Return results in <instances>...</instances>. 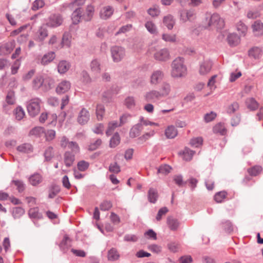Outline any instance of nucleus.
<instances>
[{
  "mask_svg": "<svg viewBox=\"0 0 263 263\" xmlns=\"http://www.w3.org/2000/svg\"><path fill=\"white\" fill-rule=\"evenodd\" d=\"M14 114L15 115V119L17 120H22L25 116V113L23 108L20 106L17 107L15 109Z\"/></svg>",
  "mask_w": 263,
  "mask_h": 263,
  "instance_id": "4c0bfd02",
  "label": "nucleus"
},
{
  "mask_svg": "<svg viewBox=\"0 0 263 263\" xmlns=\"http://www.w3.org/2000/svg\"><path fill=\"white\" fill-rule=\"evenodd\" d=\"M236 28L237 31L243 35H245L247 30V26L241 21H239L236 24Z\"/></svg>",
  "mask_w": 263,
  "mask_h": 263,
  "instance_id": "a19ab883",
  "label": "nucleus"
},
{
  "mask_svg": "<svg viewBox=\"0 0 263 263\" xmlns=\"http://www.w3.org/2000/svg\"><path fill=\"white\" fill-rule=\"evenodd\" d=\"M247 16L249 19H255L259 16V13L257 10H249L247 13Z\"/></svg>",
  "mask_w": 263,
  "mask_h": 263,
  "instance_id": "69168bd1",
  "label": "nucleus"
},
{
  "mask_svg": "<svg viewBox=\"0 0 263 263\" xmlns=\"http://www.w3.org/2000/svg\"><path fill=\"white\" fill-rule=\"evenodd\" d=\"M148 197L149 202L155 203L158 198V193L157 191L154 189H150L148 193Z\"/></svg>",
  "mask_w": 263,
  "mask_h": 263,
  "instance_id": "58836bf2",
  "label": "nucleus"
},
{
  "mask_svg": "<svg viewBox=\"0 0 263 263\" xmlns=\"http://www.w3.org/2000/svg\"><path fill=\"white\" fill-rule=\"evenodd\" d=\"M25 213L24 209L21 207H16L13 209L12 215L14 218H19Z\"/></svg>",
  "mask_w": 263,
  "mask_h": 263,
  "instance_id": "37998d69",
  "label": "nucleus"
},
{
  "mask_svg": "<svg viewBox=\"0 0 263 263\" xmlns=\"http://www.w3.org/2000/svg\"><path fill=\"white\" fill-rule=\"evenodd\" d=\"M45 82H48L49 87H50L53 83V80L49 77L46 78L45 79H43L42 76H37L32 81V87L34 89H39Z\"/></svg>",
  "mask_w": 263,
  "mask_h": 263,
  "instance_id": "39448f33",
  "label": "nucleus"
},
{
  "mask_svg": "<svg viewBox=\"0 0 263 263\" xmlns=\"http://www.w3.org/2000/svg\"><path fill=\"white\" fill-rule=\"evenodd\" d=\"M239 108V105L237 102H234L231 104L227 109V112L229 114L234 113Z\"/></svg>",
  "mask_w": 263,
  "mask_h": 263,
  "instance_id": "774afa93",
  "label": "nucleus"
},
{
  "mask_svg": "<svg viewBox=\"0 0 263 263\" xmlns=\"http://www.w3.org/2000/svg\"><path fill=\"white\" fill-rule=\"evenodd\" d=\"M164 73L160 70L154 71L150 77V83L153 85L159 84L163 79Z\"/></svg>",
  "mask_w": 263,
  "mask_h": 263,
  "instance_id": "9d476101",
  "label": "nucleus"
},
{
  "mask_svg": "<svg viewBox=\"0 0 263 263\" xmlns=\"http://www.w3.org/2000/svg\"><path fill=\"white\" fill-rule=\"evenodd\" d=\"M82 10L80 8L76 9L72 14L71 19L72 22L74 24H77L80 21L81 17L83 18V15H81Z\"/></svg>",
  "mask_w": 263,
  "mask_h": 263,
  "instance_id": "7c9ffc66",
  "label": "nucleus"
},
{
  "mask_svg": "<svg viewBox=\"0 0 263 263\" xmlns=\"http://www.w3.org/2000/svg\"><path fill=\"white\" fill-rule=\"evenodd\" d=\"M120 142V137L118 133H115L111 137L110 141V146L111 147H115Z\"/></svg>",
  "mask_w": 263,
  "mask_h": 263,
  "instance_id": "79ce46f5",
  "label": "nucleus"
},
{
  "mask_svg": "<svg viewBox=\"0 0 263 263\" xmlns=\"http://www.w3.org/2000/svg\"><path fill=\"white\" fill-rule=\"evenodd\" d=\"M78 168L81 171H84L89 166V163L85 161H81L77 164Z\"/></svg>",
  "mask_w": 263,
  "mask_h": 263,
  "instance_id": "338daca9",
  "label": "nucleus"
},
{
  "mask_svg": "<svg viewBox=\"0 0 263 263\" xmlns=\"http://www.w3.org/2000/svg\"><path fill=\"white\" fill-rule=\"evenodd\" d=\"M44 155L46 160H50L54 155L53 147L51 146L47 147L45 151Z\"/></svg>",
  "mask_w": 263,
  "mask_h": 263,
  "instance_id": "09e8293b",
  "label": "nucleus"
},
{
  "mask_svg": "<svg viewBox=\"0 0 263 263\" xmlns=\"http://www.w3.org/2000/svg\"><path fill=\"white\" fill-rule=\"evenodd\" d=\"M167 224L168 228L172 231H176L179 226L178 220L172 217L167 218Z\"/></svg>",
  "mask_w": 263,
  "mask_h": 263,
  "instance_id": "5701e85b",
  "label": "nucleus"
},
{
  "mask_svg": "<svg viewBox=\"0 0 263 263\" xmlns=\"http://www.w3.org/2000/svg\"><path fill=\"white\" fill-rule=\"evenodd\" d=\"M120 257V254L115 248H111L108 251L107 258L109 261H115Z\"/></svg>",
  "mask_w": 263,
  "mask_h": 263,
  "instance_id": "c85d7f7f",
  "label": "nucleus"
},
{
  "mask_svg": "<svg viewBox=\"0 0 263 263\" xmlns=\"http://www.w3.org/2000/svg\"><path fill=\"white\" fill-rule=\"evenodd\" d=\"M213 133L216 134L223 135L226 133V129L223 124L218 123L216 124L213 128Z\"/></svg>",
  "mask_w": 263,
  "mask_h": 263,
  "instance_id": "f704fd0d",
  "label": "nucleus"
},
{
  "mask_svg": "<svg viewBox=\"0 0 263 263\" xmlns=\"http://www.w3.org/2000/svg\"><path fill=\"white\" fill-rule=\"evenodd\" d=\"M227 196V193L226 192L221 191L215 194L214 199L217 202L220 203L226 198Z\"/></svg>",
  "mask_w": 263,
  "mask_h": 263,
  "instance_id": "8fccbe9b",
  "label": "nucleus"
},
{
  "mask_svg": "<svg viewBox=\"0 0 263 263\" xmlns=\"http://www.w3.org/2000/svg\"><path fill=\"white\" fill-rule=\"evenodd\" d=\"M195 152L187 147L184 148L179 153V155L185 161H190L194 155Z\"/></svg>",
  "mask_w": 263,
  "mask_h": 263,
  "instance_id": "f3484780",
  "label": "nucleus"
},
{
  "mask_svg": "<svg viewBox=\"0 0 263 263\" xmlns=\"http://www.w3.org/2000/svg\"><path fill=\"white\" fill-rule=\"evenodd\" d=\"M64 163L66 166H70L74 161V156L69 152H66L64 157Z\"/></svg>",
  "mask_w": 263,
  "mask_h": 263,
  "instance_id": "bb28decb",
  "label": "nucleus"
},
{
  "mask_svg": "<svg viewBox=\"0 0 263 263\" xmlns=\"http://www.w3.org/2000/svg\"><path fill=\"white\" fill-rule=\"evenodd\" d=\"M165 136L167 138L172 139L177 135V130L173 126H169L165 130Z\"/></svg>",
  "mask_w": 263,
  "mask_h": 263,
  "instance_id": "2f4dec72",
  "label": "nucleus"
},
{
  "mask_svg": "<svg viewBox=\"0 0 263 263\" xmlns=\"http://www.w3.org/2000/svg\"><path fill=\"white\" fill-rule=\"evenodd\" d=\"M41 100L39 98L31 99L27 104V108L30 116L34 117L39 114L41 109Z\"/></svg>",
  "mask_w": 263,
  "mask_h": 263,
  "instance_id": "f03ea898",
  "label": "nucleus"
},
{
  "mask_svg": "<svg viewBox=\"0 0 263 263\" xmlns=\"http://www.w3.org/2000/svg\"><path fill=\"white\" fill-rule=\"evenodd\" d=\"M114 12L113 8L111 6H105L103 7L100 12V17L103 20L109 18Z\"/></svg>",
  "mask_w": 263,
  "mask_h": 263,
  "instance_id": "ddd939ff",
  "label": "nucleus"
},
{
  "mask_svg": "<svg viewBox=\"0 0 263 263\" xmlns=\"http://www.w3.org/2000/svg\"><path fill=\"white\" fill-rule=\"evenodd\" d=\"M171 170L170 166L167 164L161 165L158 169L157 173L161 174L163 175L168 174Z\"/></svg>",
  "mask_w": 263,
  "mask_h": 263,
  "instance_id": "a18cd8bd",
  "label": "nucleus"
},
{
  "mask_svg": "<svg viewBox=\"0 0 263 263\" xmlns=\"http://www.w3.org/2000/svg\"><path fill=\"white\" fill-rule=\"evenodd\" d=\"M212 67V62L209 60H205L202 62L199 68V73L200 75L204 76L209 73Z\"/></svg>",
  "mask_w": 263,
  "mask_h": 263,
  "instance_id": "1a4fd4ad",
  "label": "nucleus"
},
{
  "mask_svg": "<svg viewBox=\"0 0 263 263\" xmlns=\"http://www.w3.org/2000/svg\"><path fill=\"white\" fill-rule=\"evenodd\" d=\"M246 104L248 107L252 110L256 109L258 107L257 102L253 98L247 99Z\"/></svg>",
  "mask_w": 263,
  "mask_h": 263,
  "instance_id": "de8ad7c7",
  "label": "nucleus"
},
{
  "mask_svg": "<svg viewBox=\"0 0 263 263\" xmlns=\"http://www.w3.org/2000/svg\"><path fill=\"white\" fill-rule=\"evenodd\" d=\"M44 4V2L43 0H36L33 3L32 9L33 10H36L42 8Z\"/></svg>",
  "mask_w": 263,
  "mask_h": 263,
  "instance_id": "e2e57ef3",
  "label": "nucleus"
},
{
  "mask_svg": "<svg viewBox=\"0 0 263 263\" xmlns=\"http://www.w3.org/2000/svg\"><path fill=\"white\" fill-rule=\"evenodd\" d=\"M125 54V49L120 46H114L111 48V54L113 61L115 62L120 61Z\"/></svg>",
  "mask_w": 263,
  "mask_h": 263,
  "instance_id": "7ed1b4c3",
  "label": "nucleus"
},
{
  "mask_svg": "<svg viewBox=\"0 0 263 263\" xmlns=\"http://www.w3.org/2000/svg\"><path fill=\"white\" fill-rule=\"evenodd\" d=\"M162 39L165 42L174 43L176 41L177 37L174 34L164 33L162 35Z\"/></svg>",
  "mask_w": 263,
  "mask_h": 263,
  "instance_id": "49530a36",
  "label": "nucleus"
},
{
  "mask_svg": "<svg viewBox=\"0 0 263 263\" xmlns=\"http://www.w3.org/2000/svg\"><path fill=\"white\" fill-rule=\"evenodd\" d=\"M195 12L192 9L183 10L180 12V20L183 23L191 21L195 18Z\"/></svg>",
  "mask_w": 263,
  "mask_h": 263,
  "instance_id": "0eeeda50",
  "label": "nucleus"
},
{
  "mask_svg": "<svg viewBox=\"0 0 263 263\" xmlns=\"http://www.w3.org/2000/svg\"><path fill=\"white\" fill-rule=\"evenodd\" d=\"M105 107L103 105L98 104L96 107V115L98 120H102L105 114Z\"/></svg>",
  "mask_w": 263,
  "mask_h": 263,
  "instance_id": "e433bc0d",
  "label": "nucleus"
},
{
  "mask_svg": "<svg viewBox=\"0 0 263 263\" xmlns=\"http://www.w3.org/2000/svg\"><path fill=\"white\" fill-rule=\"evenodd\" d=\"M148 14L152 17L157 16L160 13L159 7L157 6H154L147 10Z\"/></svg>",
  "mask_w": 263,
  "mask_h": 263,
  "instance_id": "3c124183",
  "label": "nucleus"
},
{
  "mask_svg": "<svg viewBox=\"0 0 263 263\" xmlns=\"http://www.w3.org/2000/svg\"><path fill=\"white\" fill-rule=\"evenodd\" d=\"M171 76L173 78H181L187 73V68L184 64V60L181 58L175 59L171 64Z\"/></svg>",
  "mask_w": 263,
  "mask_h": 263,
  "instance_id": "f257e3e1",
  "label": "nucleus"
},
{
  "mask_svg": "<svg viewBox=\"0 0 263 263\" xmlns=\"http://www.w3.org/2000/svg\"><path fill=\"white\" fill-rule=\"evenodd\" d=\"M124 104L128 108H132L135 107L136 102L133 97H127L124 101Z\"/></svg>",
  "mask_w": 263,
  "mask_h": 263,
  "instance_id": "603ef678",
  "label": "nucleus"
},
{
  "mask_svg": "<svg viewBox=\"0 0 263 263\" xmlns=\"http://www.w3.org/2000/svg\"><path fill=\"white\" fill-rule=\"evenodd\" d=\"M71 35L68 32L64 33L61 43V47H70L71 46Z\"/></svg>",
  "mask_w": 263,
  "mask_h": 263,
  "instance_id": "cd10ccee",
  "label": "nucleus"
},
{
  "mask_svg": "<svg viewBox=\"0 0 263 263\" xmlns=\"http://www.w3.org/2000/svg\"><path fill=\"white\" fill-rule=\"evenodd\" d=\"M171 90V87L169 83L164 82L162 84L161 87L160 88L159 94L160 95L161 97H164L168 96Z\"/></svg>",
  "mask_w": 263,
  "mask_h": 263,
  "instance_id": "aec40b11",
  "label": "nucleus"
},
{
  "mask_svg": "<svg viewBox=\"0 0 263 263\" xmlns=\"http://www.w3.org/2000/svg\"><path fill=\"white\" fill-rule=\"evenodd\" d=\"M227 41L231 46H236L240 43V37L235 33H231L228 35Z\"/></svg>",
  "mask_w": 263,
  "mask_h": 263,
  "instance_id": "6ab92c4d",
  "label": "nucleus"
},
{
  "mask_svg": "<svg viewBox=\"0 0 263 263\" xmlns=\"http://www.w3.org/2000/svg\"><path fill=\"white\" fill-rule=\"evenodd\" d=\"M45 137L47 141H50L54 139L55 137V131L53 129H48L45 132Z\"/></svg>",
  "mask_w": 263,
  "mask_h": 263,
  "instance_id": "864d4df0",
  "label": "nucleus"
},
{
  "mask_svg": "<svg viewBox=\"0 0 263 263\" xmlns=\"http://www.w3.org/2000/svg\"><path fill=\"white\" fill-rule=\"evenodd\" d=\"M161 97L158 91L152 90L146 92L144 95V98L146 102H155Z\"/></svg>",
  "mask_w": 263,
  "mask_h": 263,
  "instance_id": "9b49d317",
  "label": "nucleus"
},
{
  "mask_svg": "<svg viewBox=\"0 0 263 263\" xmlns=\"http://www.w3.org/2000/svg\"><path fill=\"white\" fill-rule=\"evenodd\" d=\"M21 66V61L19 60H16L11 66V73L15 74L17 72V71Z\"/></svg>",
  "mask_w": 263,
  "mask_h": 263,
  "instance_id": "680f3d73",
  "label": "nucleus"
},
{
  "mask_svg": "<svg viewBox=\"0 0 263 263\" xmlns=\"http://www.w3.org/2000/svg\"><path fill=\"white\" fill-rule=\"evenodd\" d=\"M145 26L150 33L152 34H157L158 33L157 27L153 22H147L145 24Z\"/></svg>",
  "mask_w": 263,
  "mask_h": 263,
  "instance_id": "ea45409f",
  "label": "nucleus"
},
{
  "mask_svg": "<svg viewBox=\"0 0 263 263\" xmlns=\"http://www.w3.org/2000/svg\"><path fill=\"white\" fill-rule=\"evenodd\" d=\"M217 114L213 111L206 114L204 116V120L205 122H210L213 121L216 117Z\"/></svg>",
  "mask_w": 263,
  "mask_h": 263,
  "instance_id": "13d9d810",
  "label": "nucleus"
},
{
  "mask_svg": "<svg viewBox=\"0 0 263 263\" xmlns=\"http://www.w3.org/2000/svg\"><path fill=\"white\" fill-rule=\"evenodd\" d=\"M6 101L7 103L9 105H13L15 103V99L14 91H11L8 92L6 97Z\"/></svg>",
  "mask_w": 263,
  "mask_h": 263,
  "instance_id": "4d7b16f0",
  "label": "nucleus"
},
{
  "mask_svg": "<svg viewBox=\"0 0 263 263\" xmlns=\"http://www.w3.org/2000/svg\"><path fill=\"white\" fill-rule=\"evenodd\" d=\"M252 28L255 35L259 36L263 34V23L260 21H255L252 25Z\"/></svg>",
  "mask_w": 263,
  "mask_h": 263,
  "instance_id": "2eb2a0df",
  "label": "nucleus"
},
{
  "mask_svg": "<svg viewBox=\"0 0 263 263\" xmlns=\"http://www.w3.org/2000/svg\"><path fill=\"white\" fill-rule=\"evenodd\" d=\"M163 22L169 30L173 29L175 23L173 16L170 14L163 17Z\"/></svg>",
  "mask_w": 263,
  "mask_h": 263,
  "instance_id": "4be33fe9",
  "label": "nucleus"
},
{
  "mask_svg": "<svg viewBox=\"0 0 263 263\" xmlns=\"http://www.w3.org/2000/svg\"><path fill=\"white\" fill-rule=\"evenodd\" d=\"M70 64L65 60L61 61L58 65V71L60 73H66L70 68Z\"/></svg>",
  "mask_w": 263,
  "mask_h": 263,
  "instance_id": "a211bd4d",
  "label": "nucleus"
},
{
  "mask_svg": "<svg viewBox=\"0 0 263 263\" xmlns=\"http://www.w3.org/2000/svg\"><path fill=\"white\" fill-rule=\"evenodd\" d=\"M143 129V127L141 124H137L134 125L130 129L129 132V136L132 138H135L138 136L141 130Z\"/></svg>",
  "mask_w": 263,
  "mask_h": 263,
  "instance_id": "c756f323",
  "label": "nucleus"
},
{
  "mask_svg": "<svg viewBox=\"0 0 263 263\" xmlns=\"http://www.w3.org/2000/svg\"><path fill=\"white\" fill-rule=\"evenodd\" d=\"M68 148L70 149L73 153H78L80 152V147L77 143L73 141H71L69 143Z\"/></svg>",
  "mask_w": 263,
  "mask_h": 263,
  "instance_id": "0e129e2a",
  "label": "nucleus"
},
{
  "mask_svg": "<svg viewBox=\"0 0 263 263\" xmlns=\"http://www.w3.org/2000/svg\"><path fill=\"white\" fill-rule=\"evenodd\" d=\"M154 57L156 60L165 61L170 58V52L167 49H161L154 53Z\"/></svg>",
  "mask_w": 263,
  "mask_h": 263,
  "instance_id": "6e6552de",
  "label": "nucleus"
},
{
  "mask_svg": "<svg viewBox=\"0 0 263 263\" xmlns=\"http://www.w3.org/2000/svg\"><path fill=\"white\" fill-rule=\"evenodd\" d=\"M203 139L202 137H196L192 138L190 141L191 146L197 147L202 144Z\"/></svg>",
  "mask_w": 263,
  "mask_h": 263,
  "instance_id": "6e6d98bb",
  "label": "nucleus"
},
{
  "mask_svg": "<svg viewBox=\"0 0 263 263\" xmlns=\"http://www.w3.org/2000/svg\"><path fill=\"white\" fill-rule=\"evenodd\" d=\"M42 181V177L39 174L36 173L32 175L29 178V183L33 186H36Z\"/></svg>",
  "mask_w": 263,
  "mask_h": 263,
  "instance_id": "b1692460",
  "label": "nucleus"
},
{
  "mask_svg": "<svg viewBox=\"0 0 263 263\" xmlns=\"http://www.w3.org/2000/svg\"><path fill=\"white\" fill-rule=\"evenodd\" d=\"M48 35V31L46 28L41 27L37 32L36 40L39 41H43Z\"/></svg>",
  "mask_w": 263,
  "mask_h": 263,
  "instance_id": "c9c22d12",
  "label": "nucleus"
},
{
  "mask_svg": "<svg viewBox=\"0 0 263 263\" xmlns=\"http://www.w3.org/2000/svg\"><path fill=\"white\" fill-rule=\"evenodd\" d=\"M89 113L85 108H83L78 117V121L80 124H85L89 120Z\"/></svg>",
  "mask_w": 263,
  "mask_h": 263,
  "instance_id": "dca6fc26",
  "label": "nucleus"
},
{
  "mask_svg": "<svg viewBox=\"0 0 263 263\" xmlns=\"http://www.w3.org/2000/svg\"><path fill=\"white\" fill-rule=\"evenodd\" d=\"M94 7L92 5H89L87 7L85 13L83 15V18L85 21H90L93 14Z\"/></svg>",
  "mask_w": 263,
  "mask_h": 263,
  "instance_id": "473e14b6",
  "label": "nucleus"
},
{
  "mask_svg": "<svg viewBox=\"0 0 263 263\" xmlns=\"http://www.w3.org/2000/svg\"><path fill=\"white\" fill-rule=\"evenodd\" d=\"M119 122L117 121H111L108 123L107 128L106 130V135L107 136H110L116 128L120 127Z\"/></svg>",
  "mask_w": 263,
  "mask_h": 263,
  "instance_id": "412c9836",
  "label": "nucleus"
},
{
  "mask_svg": "<svg viewBox=\"0 0 263 263\" xmlns=\"http://www.w3.org/2000/svg\"><path fill=\"white\" fill-rule=\"evenodd\" d=\"M90 69L92 74L98 76L101 72L100 62L97 59H93L90 63Z\"/></svg>",
  "mask_w": 263,
  "mask_h": 263,
  "instance_id": "4468645a",
  "label": "nucleus"
},
{
  "mask_svg": "<svg viewBox=\"0 0 263 263\" xmlns=\"http://www.w3.org/2000/svg\"><path fill=\"white\" fill-rule=\"evenodd\" d=\"M43 133L44 129L42 127H35L30 132V135L38 137H40Z\"/></svg>",
  "mask_w": 263,
  "mask_h": 263,
  "instance_id": "5fc2aeb1",
  "label": "nucleus"
},
{
  "mask_svg": "<svg viewBox=\"0 0 263 263\" xmlns=\"http://www.w3.org/2000/svg\"><path fill=\"white\" fill-rule=\"evenodd\" d=\"M262 51L259 47H253L249 51V55L250 57L255 59H259L261 57Z\"/></svg>",
  "mask_w": 263,
  "mask_h": 263,
  "instance_id": "72a5a7b5",
  "label": "nucleus"
},
{
  "mask_svg": "<svg viewBox=\"0 0 263 263\" xmlns=\"http://www.w3.org/2000/svg\"><path fill=\"white\" fill-rule=\"evenodd\" d=\"M155 134L154 130H151L149 132H147L144 134L143 136L140 137L139 138V140L141 141L142 142L146 141L147 140L149 139L151 137H153Z\"/></svg>",
  "mask_w": 263,
  "mask_h": 263,
  "instance_id": "052dcab7",
  "label": "nucleus"
},
{
  "mask_svg": "<svg viewBox=\"0 0 263 263\" xmlns=\"http://www.w3.org/2000/svg\"><path fill=\"white\" fill-rule=\"evenodd\" d=\"M217 75L213 76L209 80L208 83V86L210 88L211 91L214 90L216 88L215 83H216V78H217Z\"/></svg>",
  "mask_w": 263,
  "mask_h": 263,
  "instance_id": "bf43d9fd",
  "label": "nucleus"
},
{
  "mask_svg": "<svg viewBox=\"0 0 263 263\" xmlns=\"http://www.w3.org/2000/svg\"><path fill=\"white\" fill-rule=\"evenodd\" d=\"M262 171V168L259 165H256L248 170V172L251 176L258 175Z\"/></svg>",
  "mask_w": 263,
  "mask_h": 263,
  "instance_id": "c03bdc74",
  "label": "nucleus"
},
{
  "mask_svg": "<svg viewBox=\"0 0 263 263\" xmlns=\"http://www.w3.org/2000/svg\"><path fill=\"white\" fill-rule=\"evenodd\" d=\"M71 87L70 83L66 80L61 81L56 88V92L59 94L64 93L67 92Z\"/></svg>",
  "mask_w": 263,
  "mask_h": 263,
  "instance_id": "f8f14e48",
  "label": "nucleus"
},
{
  "mask_svg": "<svg viewBox=\"0 0 263 263\" xmlns=\"http://www.w3.org/2000/svg\"><path fill=\"white\" fill-rule=\"evenodd\" d=\"M17 150L23 153H30L33 151V147L29 143H23L17 147Z\"/></svg>",
  "mask_w": 263,
  "mask_h": 263,
  "instance_id": "a878e982",
  "label": "nucleus"
},
{
  "mask_svg": "<svg viewBox=\"0 0 263 263\" xmlns=\"http://www.w3.org/2000/svg\"><path fill=\"white\" fill-rule=\"evenodd\" d=\"M54 58L55 54L54 52H48L42 57L41 63L43 65H47L52 61Z\"/></svg>",
  "mask_w": 263,
  "mask_h": 263,
  "instance_id": "393cba45",
  "label": "nucleus"
},
{
  "mask_svg": "<svg viewBox=\"0 0 263 263\" xmlns=\"http://www.w3.org/2000/svg\"><path fill=\"white\" fill-rule=\"evenodd\" d=\"M208 26L221 28L224 26V21L218 14L214 13L210 17Z\"/></svg>",
  "mask_w": 263,
  "mask_h": 263,
  "instance_id": "20e7f679",
  "label": "nucleus"
},
{
  "mask_svg": "<svg viewBox=\"0 0 263 263\" xmlns=\"http://www.w3.org/2000/svg\"><path fill=\"white\" fill-rule=\"evenodd\" d=\"M63 23V18L60 15L53 14L50 16L47 22V26L50 27H57Z\"/></svg>",
  "mask_w": 263,
  "mask_h": 263,
  "instance_id": "423d86ee",
  "label": "nucleus"
}]
</instances>
